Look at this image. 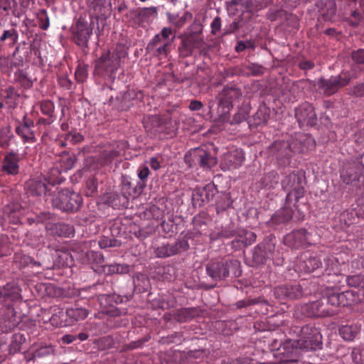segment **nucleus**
Returning <instances> with one entry per match:
<instances>
[{
    "label": "nucleus",
    "mask_w": 364,
    "mask_h": 364,
    "mask_svg": "<svg viewBox=\"0 0 364 364\" xmlns=\"http://www.w3.org/2000/svg\"><path fill=\"white\" fill-rule=\"evenodd\" d=\"M114 338L112 336H104L99 339L98 346L102 350L112 348L114 346Z\"/></svg>",
    "instance_id": "e2e57ef3"
},
{
    "label": "nucleus",
    "mask_w": 364,
    "mask_h": 364,
    "mask_svg": "<svg viewBox=\"0 0 364 364\" xmlns=\"http://www.w3.org/2000/svg\"><path fill=\"white\" fill-rule=\"evenodd\" d=\"M63 260V265L71 266L74 260L82 264H102L103 255L97 252L89 251L85 243H75L72 245L71 252H63L59 255Z\"/></svg>",
    "instance_id": "7ed1b4c3"
},
{
    "label": "nucleus",
    "mask_w": 364,
    "mask_h": 364,
    "mask_svg": "<svg viewBox=\"0 0 364 364\" xmlns=\"http://www.w3.org/2000/svg\"><path fill=\"white\" fill-rule=\"evenodd\" d=\"M53 353L54 348L53 346H41L32 351L30 360H34L36 358H42L53 355Z\"/></svg>",
    "instance_id": "a18cd8bd"
},
{
    "label": "nucleus",
    "mask_w": 364,
    "mask_h": 364,
    "mask_svg": "<svg viewBox=\"0 0 364 364\" xmlns=\"http://www.w3.org/2000/svg\"><path fill=\"white\" fill-rule=\"evenodd\" d=\"M146 186V183H138V185L134 186L130 181V178L127 176H122L121 183V193L124 194L128 199L131 196L135 197L141 193L144 188Z\"/></svg>",
    "instance_id": "bb28decb"
},
{
    "label": "nucleus",
    "mask_w": 364,
    "mask_h": 364,
    "mask_svg": "<svg viewBox=\"0 0 364 364\" xmlns=\"http://www.w3.org/2000/svg\"><path fill=\"white\" fill-rule=\"evenodd\" d=\"M210 189L211 187L209 186L196 188L192 196L193 203L196 205L201 206L204 203H208L213 196V194L210 193Z\"/></svg>",
    "instance_id": "c756f323"
},
{
    "label": "nucleus",
    "mask_w": 364,
    "mask_h": 364,
    "mask_svg": "<svg viewBox=\"0 0 364 364\" xmlns=\"http://www.w3.org/2000/svg\"><path fill=\"white\" fill-rule=\"evenodd\" d=\"M75 163V156L65 154L60 156L57 164L60 166V167L63 169V171H67L74 166Z\"/></svg>",
    "instance_id": "de8ad7c7"
},
{
    "label": "nucleus",
    "mask_w": 364,
    "mask_h": 364,
    "mask_svg": "<svg viewBox=\"0 0 364 364\" xmlns=\"http://www.w3.org/2000/svg\"><path fill=\"white\" fill-rule=\"evenodd\" d=\"M82 203V196L69 189L61 190L52 198L53 206L66 213L78 211Z\"/></svg>",
    "instance_id": "0eeeda50"
},
{
    "label": "nucleus",
    "mask_w": 364,
    "mask_h": 364,
    "mask_svg": "<svg viewBox=\"0 0 364 364\" xmlns=\"http://www.w3.org/2000/svg\"><path fill=\"white\" fill-rule=\"evenodd\" d=\"M14 262L18 266L19 268H23L27 266L31 267H41V264L36 262L34 259L28 255H25L21 252H16L14 257Z\"/></svg>",
    "instance_id": "f704fd0d"
},
{
    "label": "nucleus",
    "mask_w": 364,
    "mask_h": 364,
    "mask_svg": "<svg viewBox=\"0 0 364 364\" xmlns=\"http://www.w3.org/2000/svg\"><path fill=\"white\" fill-rule=\"evenodd\" d=\"M21 212V208L18 203H11L4 206L3 217L9 223L16 225L20 223Z\"/></svg>",
    "instance_id": "cd10ccee"
},
{
    "label": "nucleus",
    "mask_w": 364,
    "mask_h": 364,
    "mask_svg": "<svg viewBox=\"0 0 364 364\" xmlns=\"http://www.w3.org/2000/svg\"><path fill=\"white\" fill-rule=\"evenodd\" d=\"M199 315L198 308H181L176 311L174 314V319L180 323H186L191 321Z\"/></svg>",
    "instance_id": "7c9ffc66"
},
{
    "label": "nucleus",
    "mask_w": 364,
    "mask_h": 364,
    "mask_svg": "<svg viewBox=\"0 0 364 364\" xmlns=\"http://www.w3.org/2000/svg\"><path fill=\"white\" fill-rule=\"evenodd\" d=\"M193 18V14L188 11H186L183 12L182 15L179 14H168V19L170 23H171L175 27L177 28H181L183 27L188 21L191 20Z\"/></svg>",
    "instance_id": "58836bf2"
},
{
    "label": "nucleus",
    "mask_w": 364,
    "mask_h": 364,
    "mask_svg": "<svg viewBox=\"0 0 364 364\" xmlns=\"http://www.w3.org/2000/svg\"><path fill=\"white\" fill-rule=\"evenodd\" d=\"M93 28L86 18L80 16L70 28L73 42L82 49L88 48V42L92 35Z\"/></svg>",
    "instance_id": "6e6552de"
},
{
    "label": "nucleus",
    "mask_w": 364,
    "mask_h": 364,
    "mask_svg": "<svg viewBox=\"0 0 364 364\" xmlns=\"http://www.w3.org/2000/svg\"><path fill=\"white\" fill-rule=\"evenodd\" d=\"M26 193L31 196H42L49 191L46 179L37 178L28 180L25 184Z\"/></svg>",
    "instance_id": "b1692460"
},
{
    "label": "nucleus",
    "mask_w": 364,
    "mask_h": 364,
    "mask_svg": "<svg viewBox=\"0 0 364 364\" xmlns=\"http://www.w3.org/2000/svg\"><path fill=\"white\" fill-rule=\"evenodd\" d=\"M284 242L291 248L298 249L313 245L315 240L312 234L305 229H299L287 234L284 238Z\"/></svg>",
    "instance_id": "4468645a"
},
{
    "label": "nucleus",
    "mask_w": 364,
    "mask_h": 364,
    "mask_svg": "<svg viewBox=\"0 0 364 364\" xmlns=\"http://www.w3.org/2000/svg\"><path fill=\"white\" fill-rule=\"evenodd\" d=\"M275 242L272 236H268L254 249L253 259L259 264H264L267 260L273 259Z\"/></svg>",
    "instance_id": "ddd939ff"
},
{
    "label": "nucleus",
    "mask_w": 364,
    "mask_h": 364,
    "mask_svg": "<svg viewBox=\"0 0 364 364\" xmlns=\"http://www.w3.org/2000/svg\"><path fill=\"white\" fill-rule=\"evenodd\" d=\"M242 96L241 90L235 85H226L218 95V101L216 116L221 122L228 120V114L233 103Z\"/></svg>",
    "instance_id": "20e7f679"
},
{
    "label": "nucleus",
    "mask_w": 364,
    "mask_h": 364,
    "mask_svg": "<svg viewBox=\"0 0 364 364\" xmlns=\"http://www.w3.org/2000/svg\"><path fill=\"white\" fill-rule=\"evenodd\" d=\"M184 161L190 168L199 166L203 169H210L218 163L217 158L203 148L191 149L185 155Z\"/></svg>",
    "instance_id": "1a4fd4ad"
},
{
    "label": "nucleus",
    "mask_w": 364,
    "mask_h": 364,
    "mask_svg": "<svg viewBox=\"0 0 364 364\" xmlns=\"http://www.w3.org/2000/svg\"><path fill=\"white\" fill-rule=\"evenodd\" d=\"M349 94L357 97H364V82L354 85L349 91Z\"/></svg>",
    "instance_id": "774afa93"
},
{
    "label": "nucleus",
    "mask_w": 364,
    "mask_h": 364,
    "mask_svg": "<svg viewBox=\"0 0 364 364\" xmlns=\"http://www.w3.org/2000/svg\"><path fill=\"white\" fill-rule=\"evenodd\" d=\"M21 322V317L16 315L14 307L11 305L0 309V331L9 333L14 330Z\"/></svg>",
    "instance_id": "2eb2a0df"
},
{
    "label": "nucleus",
    "mask_w": 364,
    "mask_h": 364,
    "mask_svg": "<svg viewBox=\"0 0 364 364\" xmlns=\"http://www.w3.org/2000/svg\"><path fill=\"white\" fill-rule=\"evenodd\" d=\"M106 4V0H92L89 3V8L92 11V14L95 16H99L102 14V10L104 9Z\"/></svg>",
    "instance_id": "4d7b16f0"
},
{
    "label": "nucleus",
    "mask_w": 364,
    "mask_h": 364,
    "mask_svg": "<svg viewBox=\"0 0 364 364\" xmlns=\"http://www.w3.org/2000/svg\"><path fill=\"white\" fill-rule=\"evenodd\" d=\"M360 331V328L356 324H346L341 326L338 332L340 336L347 341H352Z\"/></svg>",
    "instance_id": "c9c22d12"
},
{
    "label": "nucleus",
    "mask_w": 364,
    "mask_h": 364,
    "mask_svg": "<svg viewBox=\"0 0 364 364\" xmlns=\"http://www.w3.org/2000/svg\"><path fill=\"white\" fill-rule=\"evenodd\" d=\"M7 39L14 40V41H18V31L14 28L10 30H5L0 37V42L3 43Z\"/></svg>",
    "instance_id": "338daca9"
},
{
    "label": "nucleus",
    "mask_w": 364,
    "mask_h": 364,
    "mask_svg": "<svg viewBox=\"0 0 364 364\" xmlns=\"http://www.w3.org/2000/svg\"><path fill=\"white\" fill-rule=\"evenodd\" d=\"M205 272L215 282L225 279L230 274L238 277L241 275L240 262L234 259H212L205 264Z\"/></svg>",
    "instance_id": "f03ea898"
},
{
    "label": "nucleus",
    "mask_w": 364,
    "mask_h": 364,
    "mask_svg": "<svg viewBox=\"0 0 364 364\" xmlns=\"http://www.w3.org/2000/svg\"><path fill=\"white\" fill-rule=\"evenodd\" d=\"M88 66L85 64H79L75 73V79L78 82H84L88 75Z\"/></svg>",
    "instance_id": "13d9d810"
},
{
    "label": "nucleus",
    "mask_w": 364,
    "mask_h": 364,
    "mask_svg": "<svg viewBox=\"0 0 364 364\" xmlns=\"http://www.w3.org/2000/svg\"><path fill=\"white\" fill-rule=\"evenodd\" d=\"M129 199L122 193L112 192L107 197V203L114 209L127 208Z\"/></svg>",
    "instance_id": "2f4dec72"
},
{
    "label": "nucleus",
    "mask_w": 364,
    "mask_h": 364,
    "mask_svg": "<svg viewBox=\"0 0 364 364\" xmlns=\"http://www.w3.org/2000/svg\"><path fill=\"white\" fill-rule=\"evenodd\" d=\"M55 313L51 316L50 321L52 325L55 326H63L65 325V317L66 314L64 313L63 309H58L57 311L55 310Z\"/></svg>",
    "instance_id": "603ef678"
},
{
    "label": "nucleus",
    "mask_w": 364,
    "mask_h": 364,
    "mask_svg": "<svg viewBox=\"0 0 364 364\" xmlns=\"http://www.w3.org/2000/svg\"><path fill=\"white\" fill-rule=\"evenodd\" d=\"M360 173L353 168H346L341 171V178L343 183L348 185H353L359 180Z\"/></svg>",
    "instance_id": "79ce46f5"
},
{
    "label": "nucleus",
    "mask_w": 364,
    "mask_h": 364,
    "mask_svg": "<svg viewBox=\"0 0 364 364\" xmlns=\"http://www.w3.org/2000/svg\"><path fill=\"white\" fill-rule=\"evenodd\" d=\"M293 152L294 149L291 141H276L269 148V155L282 166L290 164Z\"/></svg>",
    "instance_id": "9b49d317"
},
{
    "label": "nucleus",
    "mask_w": 364,
    "mask_h": 364,
    "mask_svg": "<svg viewBox=\"0 0 364 364\" xmlns=\"http://www.w3.org/2000/svg\"><path fill=\"white\" fill-rule=\"evenodd\" d=\"M304 175L301 171H292L282 181L284 190L289 191L286 197V203L294 205L304 194Z\"/></svg>",
    "instance_id": "39448f33"
},
{
    "label": "nucleus",
    "mask_w": 364,
    "mask_h": 364,
    "mask_svg": "<svg viewBox=\"0 0 364 364\" xmlns=\"http://www.w3.org/2000/svg\"><path fill=\"white\" fill-rule=\"evenodd\" d=\"M348 286L364 289V275L355 274L346 278Z\"/></svg>",
    "instance_id": "6e6d98bb"
},
{
    "label": "nucleus",
    "mask_w": 364,
    "mask_h": 364,
    "mask_svg": "<svg viewBox=\"0 0 364 364\" xmlns=\"http://www.w3.org/2000/svg\"><path fill=\"white\" fill-rule=\"evenodd\" d=\"M40 109L43 115L47 117H55V105L53 101L50 100H43L40 102Z\"/></svg>",
    "instance_id": "8fccbe9b"
},
{
    "label": "nucleus",
    "mask_w": 364,
    "mask_h": 364,
    "mask_svg": "<svg viewBox=\"0 0 364 364\" xmlns=\"http://www.w3.org/2000/svg\"><path fill=\"white\" fill-rule=\"evenodd\" d=\"M269 117V109L265 106L260 107L256 112L254 119L256 125L264 124Z\"/></svg>",
    "instance_id": "09e8293b"
},
{
    "label": "nucleus",
    "mask_w": 364,
    "mask_h": 364,
    "mask_svg": "<svg viewBox=\"0 0 364 364\" xmlns=\"http://www.w3.org/2000/svg\"><path fill=\"white\" fill-rule=\"evenodd\" d=\"M38 20L39 22V26L42 30L46 31L48 28L50 26V21L46 9L40 10L38 14Z\"/></svg>",
    "instance_id": "680f3d73"
},
{
    "label": "nucleus",
    "mask_w": 364,
    "mask_h": 364,
    "mask_svg": "<svg viewBox=\"0 0 364 364\" xmlns=\"http://www.w3.org/2000/svg\"><path fill=\"white\" fill-rule=\"evenodd\" d=\"M144 127L147 132L153 136L173 137L176 135V126L170 119L161 118L158 116H151L145 122Z\"/></svg>",
    "instance_id": "9d476101"
},
{
    "label": "nucleus",
    "mask_w": 364,
    "mask_h": 364,
    "mask_svg": "<svg viewBox=\"0 0 364 364\" xmlns=\"http://www.w3.org/2000/svg\"><path fill=\"white\" fill-rule=\"evenodd\" d=\"M65 314L72 321H78L85 319L89 314V311L85 308L74 306L68 309Z\"/></svg>",
    "instance_id": "ea45409f"
},
{
    "label": "nucleus",
    "mask_w": 364,
    "mask_h": 364,
    "mask_svg": "<svg viewBox=\"0 0 364 364\" xmlns=\"http://www.w3.org/2000/svg\"><path fill=\"white\" fill-rule=\"evenodd\" d=\"M242 235L239 234L238 235L240 237L244 236V238L242 239L241 241L245 246L250 245L256 241L257 235L255 232L246 230H242Z\"/></svg>",
    "instance_id": "69168bd1"
},
{
    "label": "nucleus",
    "mask_w": 364,
    "mask_h": 364,
    "mask_svg": "<svg viewBox=\"0 0 364 364\" xmlns=\"http://www.w3.org/2000/svg\"><path fill=\"white\" fill-rule=\"evenodd\" d=\"M50 229L52 230L53 234L60 237H68L74 232L73 226L64 223L52 224Z\"/></svg>",
    "instance_id": "a19ab883"
},
{
    "label": "nucleus",
    "mask_w": 364,
    "mask_h": 364,
    "mask_svg": "<svg viewBox=\"0 0 364 364\" xmlns=\"http://www.w3.org/2000/svg\"><path fill=\"white\" fill-rule=\"evenodd\" d=\"M304 292L299 283L278 285L274 289V294L279 300L296 299L302 296Z\"/></svg>",
    "instance_id": "a211bd4d"
},
{
    "label": "nucleus",
    "mask_w": 364,
    "mask_h": 364,
    "mask_svg": "<svg viewBox=\"0 0 364 364\" xmlns=\"http://www.w3.org/2000/svg\"><path fill=\"white\" fill-rule=\"evenodd\" d=\"M16 82L25 90L33 87V81L27 76L23 70H18L16 73Z\"/></svg>",
    "instance_id": "864d4df0"
},
{
    "label": "nucleus",
    "mask_w": 364,
    "mask_h": 364,
    "mask_svg": "<svg viewBox=\"0 0 364 364\" xmlns=\"http://www.w3.org/2000/svg\"><path fill=\"white\" fill-rule=\"evenodd\" d=\"M298 329L299 338L296 346L306 350H316L322 348V336L318 328L313 324H307Z\"/></svg>",
    "instance_id": "423d86ee"
},
{
    "label": "nucleus",
    "mask_w": 364,
    "mask_h": 364,
    "mask_svg": "<svg viewBox=\"0 0 364 364\" xmlns=\"http://www.w3.org/2000/svg\"><path fill=\"white\" fill-rule=\"evenodd\" d=\"M14 139V135L11 129L8 127L0 128V147L2 149H7L12 139Z\"/></svg>",
    "instance_id": "c03bdc74"
},
{
    "label": "nucleus",
    "mask_w": 364,
    "mask_h": 364,
    "mask_svg": "<svg viewBox=\"0 0 364 364\" xmlns=\"http://www.w3.org/2000/svg\"><path fill=\"white\" fill-rule=\"evenodd\" d=\"M99 246L102 249H105L107 247H119L121 245V242L114 238H109L108 237H102L99 242Z\"/></svg>",
    "instance_id": "bf43d9fd"
},
{
    "label": "nucleus",
    "mask_w": 364,
    "mask_h": 364,
    "mask_svg": "<svg viewBox=\"0 0 364 364\" xmlns=\"http://www.w3.org/2000/svg\"><path fill=\"white\" fill-rule=\"evenodd\" d=\"M295 117L301 128L305 126L312 127L317 121L314 107L307 102L295 109Z\"/></svg>",
    "instance_id": "f3484780"
},
{
    "label": "nucleus",
    "mask_w": 364,
    "mask_h": 364,
    "mask_svg": "<svg viewBox=\"0 0 364 364\" xmlns=\"http://www.w3.org/2000/svg\"><path fill=\"white\" fill-rule=\"evenodd\" d=\"M21 157L16 151L7 152L2 161L1 171L3 173L15 176L20 172L19 162Z\"/></svg>",
    "instance_id": "4be33fe9"
},
{
    "label": "nucleus",
    "mask_w": 364,
    "mask_h": 364,
    "mask_svg": "<svg viewBox=\"0 0 364 364\" xmlns=\"http://www.w3.org/2000/svg\"><path fill=\"white\" fill-rule=\"evenodd\" d=\"M340 303L341 306H350L355 301V294L353 291L340 292Z\"/></svg>",
    "instance_id": "5fc2aeb1"
},
{
    "label": "nucleus",
    "mask_w": 364,
    "mask_h": 364,
    "mask_svg": "<svg viewBox=\"0 0 364 364\" xmlns=\"http://www.w3.org/2000/svg\"><path fill=\"white\" fill-rule=\"evenodd\" d=\"M244 161V152L237 149L223 154L220 168L223 171L237 169L242 165Z\"/></svg>",
    "instance_id": "aec40b11"
},
{
    "label": "nucleus",
    "mask_w": 364,
    "mask_h": 364,
    "mask_svg": "<svg viewBox=\"0 0 364 364\" xmlns=\"http://www.w3.org/2000/svg\"><path fill=\"white\" fill-rule=\"evenodd\" d=\"M188 248V240L182 238L177 240L174 243H162L155 249L154 252L157 257L165 258L186 251Z\"/></svg>",
    "instance_id": "dca6fc26"
},
{
    "label": "nucleus",
    "mask_w": 364,
    "mask_h": 364,
    "mask_svg": "<svg viewBox=\"0 0 364 364\" xmlns=\"http://www.w3.org/2000/svg\"><path fill=\"white\" fill-rule=\"evenodd\" d=\"M358 75L354 73L352 68L351 73L343 70L337 75H332L329 78L321 77L316 82L314 80L306 79V81L314 87L317 86L320 93L326 96H331L339 91L342 87L347 86L352 79H356Z\"/></svg>",
    "instance_id": "f257e3e1"
},
{
    "label": "nucleus",
    "mask_w": 364,
    "mask_h": 364,
    "mask_svg": "<svg viewBox=\"0 0 364 364\" xmlns=\"http://www.w3.org/2000/svg\"><path fill=\"white\" fill-rule=\"evenodd\" d=\"M279 176L276 172L272 171L265 174L259 181L260 186L262 188L271 189L278 183Z\"/></svg>",
    "instance_id": "37998d69"
},
{
    "label": "nucleus",
    "mask_w": 364,
    "mask_h": 364,
    "mask_svg": "<svg viewBox=\"0 0 364 364\" xmlns=\"http://www.w3.org/2000/svg\"><path fill=\"white\" fill-rule=\"evenodd\" d=\"M4 93L3 100L5 102L7 112H10L16 107L19 95L12 86L6 87Z\"/></svg>",
    "instance_id": "473e14b6"
},
{
    "label": "nucleus",
    "mask_w": 364,
    "mask_h": 364,
    "mask_svg": "<svg viewBox=\"0 0 364 364\" xmlns=\"http://www.w3.org/2000/svg\"><path fill=\"white\" fill-rule=\"evenodd\" d=\"M294 152L304 153L315 148L314 139L309 134H299L291 141Z\"/></svg>",
    "instance_id": "5701e85b"
},
{
    "label": "nucleus",
    "mask_w": 364,
    "mask_h": 364,
    "mask_svg": "<svg viewBox=\"0 0 364 364\" xmlns=\"http://www.w3.org/2000/svg\"><path fill=\"white\" fill-rule=\"evenodd\" d=\"M157 14V8L151 6L148 8L139 9L137 11V17L143 21H147L151 17H154Z\"/></svg>",
    "instance_id": "3c124183"
},
{
    "label": "nucleus",
    "mask_w": 364,
    "mask_h": 364,
    "mask_svg": "<svg viewBox=\"0 0 364 364\" xmlns=\"http://www.w3.org/2000/svg\"><path fill=\"white\" fill-rule=\"evenodd\" d=\"M353 63L357 65H364V48L354 50L350 53Z\"/></svg>",
    "instance_id": "052dcab7"
},
{
    "label": "nucleus",
    "mask_w": 364,
    "mask_h": 364,
    "mask_svg": "<svg viewBox=\"0 0 364 364\" xmlns=\"http://www.w3.org/2000/svg\"><path fill=\"white\" fill-rule=\"evenodd\" d=\"M0 291L3 301H16L21 298V289L14 282L0 286Z\"/></svg>",
    "instance_id": "a878e982"
},
{
    "label": "nucleus",
    "mask_w": 364,
    "mask_h": 364,
    "mask_svg": "<svg viewBox=\"0 0 364 364\" xmlns=\"http://www.w3.org/2000/svg\"><path fill=\"white\" fill-rule=\"evenodd\" d=\"M301 309L304 316L307 317H324L332 314L330 309L326 306L323 300H317L305 304L301 306Z\"/></svg>",
    "instance_id": "412c9836"
},
{
    "label": "nucleus",
    "mask_w": 364,
    "mask_h": 364,
    "mask_svg": "<svg viewBox=\"0 0 364 364\" xmlns=\"http://www.w3.org/2000/svg\"><path fill=\"white\" fill-rule=\"evenodd\" d=\"M351 357L355 364H364V348H354Z\"/></svg>",
    "instance_id": "0e129e2a"
},
{
    "label": "nucleus",
    "mask_w": 364,
    "mask_h": 364,
    "mask_svg": "<svg viewBox=\"0 0 364 364\" xmlns=\"http://www.w3.org/2000/svg\"><path fill=\"white\" fill-rule=\"evenodd\" d=\"M35 123L27 114L23 115L21 120L16 121L15 132L23 143L33 144L36 142V132L33 130Z\"/></svg>",
    "instance_id": "f8f14e48"
},
{
    "label": "nucleus",
    "mask_w": 364,
    "mask_h": 364,
    "mask_svg": "<svg viewBox=\"0 0 364 364\" xmlns=\"http://www.w3.org/2000/svg\"><path fill=\"white\" fill-rule=\"evenodd\" d=\"M120 59L121 57L118 53H112V54L109 51L103 53L96 61V69L107 73H113L118 69Z\"/></svg>",
    "instance_id": "6ab92c4d"
},
{
    "label": "nucleus",
    "mask_w": 364,
    "mask_h": 364,
    "mask_svg": "<svg viewBox=\"0 0 364 364\" xmlns=\"http://www.w3.org/2000/svg\"><path fill=\"white\" fill-rule=\"evenodd\" d=\"M202 38H196L193 37H188L182 39L181 45L178 48L180 55L184 57L189 56L192 54L195 48H198L203 44Z\"/></svg>",
    "instance_id": "c85d7f7f"
},
{
    "label": "nucleus",
    "mask_w": 364,
    "mask_h": 364,
    "mask_svg": "<svg viewBox=\"0 0 364 364\" xmlns=\"http://www.w3.org/2000/svg\"><path fill=\"white\" fill-rule=\"evenodd\" d=\"M321 266V260L316 257H309L306 259L300 260L299 268L301 271L310 273Z\"/></svg>",
    "instance_id": "e433bc0d"
},
{
    "label": "nucleus",
    "mask_w": 364,
    "mask_h": 364,
    "mask_svg": "<svg viewBox=\"0 0 364 364\" xmlns=\"http://www.w3.org/2000/svg\"><path fill=\"white\" fill-rule=\"evenodd\" d=\"M63 169L58 166V164H55L47 173L46 178H43L46 179V182L49 186H55V184H60L63 182V177L61 173L63 172Z\"/></svg>",
    "instance_id": "4c0bfd02"
},
{
    "label": "nucleus",
    "mask_w": 364,
    "mask_h": 364,
    "mask_svg": "<svg viewBox=\"0 0 364 364\" xmlns=\"http://www.w3.org/2000/svg\"><path fill=\"white\" fill-rule=\"evenodd\" d=\"M324 303L329 304L332 306H341V296L340 292L335 291L334 289L327 290L326 296L323 297Z\"/></svg>",
    "instance_id": "49530a36"
},
{
    "label": "nucleus",
    "mask_w": 364,
    "mask_h": 364,
    "mask_svg": "<svg viewBox=\"0 0 364 364\" xmlns=\"http://www.w3.org/2000/svg\"><path fill=\"white\" fill-rule=\"evenodd\" d=\"M285 206L282 210L277 211L271 218L270 222L272 224L285 223L291 220L294 211L290 207V205Z\"/></svg>",
    "instance_id": "72a5a7b5"
},
{
    "label": "nucleus",
    "mask_w": 364,
    "mask_h": 364,
    "mask_svg": "<svg viewBox=\"0 0 364 364\" xmlns=\"http://www.w3.org/2000/svg\"><path fill=\"white\" fill-rule=\"evenodd\" d=\"M124 147L122 141L115 142L109 149L104 150L100 156L101 163L105 165L110 164L115 159L120 156Z\"/></svg>",
    "instance_id": "393cba45"
}]
</instances>
